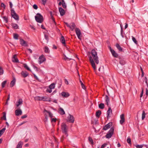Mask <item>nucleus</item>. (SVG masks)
<instances>
[{
    "mask_svg": "<svg viewBox=\"0 0 148 148\" xmlns=\"http://www.w3.org/2000/svg\"><path fill=\"white\" fill-rule=\"evenodd\" d=\"M52 89L49 88H48L47 89V91L49 93H51L52 92Z\"/></svg>",
    "mask_w": 148,
    "mask_h": 148,
    "instance_id": "nucleus-54",
    "label": "nucleus"
},
{
    "mask_svg": "<svg viewBox=\"0 0 148 148\" xmlns=\"http://www.w3.org/2000/svg\"><path fill=\"white\" fill-rule=\"evenodd\" d=\"M11 14L12 17L15 20L18 21L19 17L18 15L15 12V11L13 9L11 10Z\"/></svg>",
    "mask_w": 148,
    "mask_h": 148,
    "instance_id": "nucleus-4",
    "label": "nucleus"
},
{
    "mask_svg": "<svg viewBox=\"0 0 148 148\" xmlns=\"http://www.w3.org/2000/svg\"><path fill=\"white\" fill-rule=\"evenodd\" d=\"M58 112L61 115H64L65 114V112L64 109L61 107L59 108Z\"/></svg>",
    "mask_w": 148,
    "mask_h": 148,
    "instance_id": "nucleus-20",
    "label": "nucleus"
},
{
    "mask_svg": "<svg viewBox=\"0 0 148 148\" xmlns=\"http://www.w3.org/2000/svg\"><path fill=\"white\" fill-rule=\"evenodd\" d=\"M42 97H40L39 96L36 97H35V99L36 100L42 101Z\"/></svg>",
    "mask_w": 148,
    "mask_h": 148,
    "instance_id": "nucleus-38",
    "label": "nucleus"
},
{
    "mask_svg": "<svg viewBox=\"0 0 148 148\" xmlns=\"http://www.w3.org/2000/svg\"><path fill=\"white\" fill-rule=\"evenodd\" d=\"M20 44L21 45L24 46H27L28 45L27 42L23 40L20 39Z\"/></svg>",
    "mask_w": 148,
    "mask_h": 148,
    "instance_id": "nucleus-14",
    "label": "nucleus"
},
{
    "mask_svg": "<svg viewBox=\"0 0 148 148\" xmlns=\"http://www.w3.org/2000/svg\"><path fill=\"white\" fill-rule=\"evenodd\" d=\"M127 141L128 143L130 144H131V140L130 138H128L127 139Z\"/></svg>",
    "mask_w": 148,
    "mask_h": 148,
    "instance_id": "nucleus-55",
    "label": "nucleus"
},
{
    "mask_svg": "<svg viewBox=\"0 0 148 148\" xmlns=\"http://www.w3.org/2000/svg\"><path fill=\"white\" fill-rule=\"evenodd\" d=\"M75 31L77 37H80L82 35V33L80 29L77 28L75 29Z\"/></svg>",
    "mask_w": 148,
    "mask_h": 148,
    "instance_id": "nucleus-9",
    "label": "nucleus"
},
{
    "mask_svg": "<svg viewBox=\"0 0 148 148\" xmlns=\"http://www.w3.org/2000/svg\"><path fill=\"white\" fill-rule=\"evenodd\" d=\"M5 130V128L4 127L0 130V137L3 134Z\"/></svg>",
    "mask_w": 148,
    "mask_h": 148,
    "instance_id": "nucleus-34",
    "label": "nucleus"
},
{
    "mask_svg": "<svg viewBox=\"0 0 148 148\" xmlns=\"http://www.w3.org/2000/svg\"><path fill=\"white\" fill-rule=\"evenodd\" d=\"M99 107L101 109H103L104 107V105L103 103H101L99 105Z\"/></svg>",
    "mask_w": 148,
    "mask_h": 148,
    "instance_id": "nucleus-37",
    "label": "nucleus"
},
{
    "mask_svg": "<svg viewBox=\"0 0 148 148\" xmlns=\"http://www.w3.org/2000/svg\"><path fill=\"white\" fill-rule=\"evenodd\" d=\"M35 17L36 21L37 22L41 23L43 21V17L40 13H38L35 16Z\"/></svg>",
    "mask_w": 148,
    "mask_h": 148,
    "instance_id": "nucleus-3",
    "label": "nucleus"
},
{
    "mask_svg": "<svg viewBox=\"0 0 148 148\" xmlns=\"http://www.w3.org/2000/svg\"><path fill=\"white\" fill-rule=\"evenodd\" d=\"M1 6L4 9H5V4L4 3H1Z\"/></svg>",
    "mask_w": 148,
    "mask_h": 148,
    "instance_id": "nucleus-57",
    "label": "nucleus"
},
{
    "mask_svg": "<svg viewBox=\"0 0 148 148\" xmlns=\"http://www.w3.org/2000/svg\"><path fill=\"white\" fill-rule=\"evenodd\" d=\"M50 14L51 15V19H52L53 23L55 24V25H56V23L55 21V18H54L53 17V16L52 15V13L51 12L50 13Z\"/></svg>",
    "mask_w": 148,
    "mask_h": 148,
    "instance_id": "nucleus-35",
    "label": "nucleus"
},
{
    "mask_svg": "<svg viewBox=\"0 0 148 148\" xmlns=\"http://www.w3.org/2000/svg\"><path fill=\"white\" fill-rule=\"evenodd\" d=\"M11 25L12 26L13 28L14 29H18V25L14 23H12L11 24Z\"/></svg>",
    "mask_w": 148,
    "mask_h": 148,
    "instance_id": "nucleus-29",
    "label": "nucleus"
},
{
    "mask_svg": "<svg viewBox=\"0 0 148 148\" xmlns=\"http://www.w3.org/2000/svg\"><path fill=\"white\" fill-rule=\"evenodd\" d=\"M23 145V143L21 141L19 142L16 148H22V145Z\"/></svg>",
    "mask_w": 148,
    "mask_h": 148,
    "instance_id": "nucleus-27",
    "label": "nucleus"
},
{
    "mask_svg": "<svg viewBox=\"0 0 148 148\" xmlns=\"http://www.w3.org/2000/svg\"><path fill=\"white\" fill-rule=\"evenodd\" d=\"M18 35L16 34H13V37H18Z\"/></svg>",
    "mask_w": 148,
    "mask_h": 148,
    "instance_id": "nucleus-62",
    "label": "nucleus"
},
{
    "mask_svg": "<svg viewBox=\"0 0 148 148\" xmlns=\"http://www.w3.org/2000/svg\"><path fill=\"white\" fill-rule=\"evenodd\" d=\"M23 66L24 67L27 69V70L30 71V68L28 67V66H27V65L26 64H23Z\"/></svg>",
    "mask_w": 148,
    "mask_h": 148,
    "instance_id": "nucleus-41",
    "label": "nucleus"
},
{
    "mask_svg": "<svg viewBox=\"0 0 148 148\" xmlns=\"http://www.w3.org/2000/svg\"><path fill=\"white\" fill-rule=\"evenodd\" d=\"M145 117V112L144 111H143L142 114V119L143 120Z\"/></svg>",
    "mask_w": 148,
    "mask_h": 148,
    "instance_id": "nucleus-44",
    "label": "nucleus"
},
{
    "mask_svg": "<svg viewBox=\"0 0 148 148\" xmlns=\"http://www.w3.org/2000/svg\"><path fill=\"white\" fill-rule=\"evenodd\" d=\"M56 121V118H51V122H55Z\"/></svg>",
    "mask_w": 148,
    "mask_h": 148,
    "instance_id": "nucleus-53",
    "label": "nucleus"
},
{
    "mask_svg": "<svg viewBox=\"0 0 148 148\" xmlns=\"http://www.w3.org/2000/svg\"><path fill=\"white\" fill-rule=\"evenodd\" d=\"M88 140L89 142L90 143L91 145L93 144V141L92 139L90 137L88 138Z\"/></svg>",
    "mask_w": 148,
    "mask_h": 148,
    "instance_id": "nucleus-48",
    "label": "nucleus"
},
{
    "mask_svg": "<svg viewBox=\"0 0 148 148\" xmlns=\"http://www.w3.org/2000/svg\"><path fill=\"white\" fill-rule=\"evenodd\" d=\"M38 57V55H35L34 56V58L35 59H36Z\"/></svg>",
    "mask_w": 148,
    "mask_h": 148,
    "instance_id": "nucleus-63",
    "label": "nucleus"
},
{
    "mask_svg": "<svg viewBox=\"0 0 148 148\" xmlns=\"http://www.w3.org/2000/svg\"><path fill=\"white\" fill-rule=\"evenodd\" d=\"M46 60V59L45 56L42 54L40 56L39 58L38 62L39 64H40Z\"/></svg>",
    "mask_w": 148,
    "mask_h": 148,
    "instance_id": "nucleus-6",
    "label": "nucleus"
},
{
    "mask_svg": "<svg viewBox=\"0 0 148 148\" xmlns=\"http://www.w3.org/2000/svg\"><path fill=\"white\" fill-rule=\"evenodd\" d=\"M61 95L63 97H67L69 96L70 95L68 93L62 92L61 93Z\"/></svg>",
    "mask_w": 148,
    "mask_h": 148,
    "instance_id": "nucleus-21",
    "label": "nucleus"
},
{
    "mask_svg": "<svg viewBox=\"0 0 148 148\" xmlns=\"http://www.w3.org/2000/svg\"><path fill=\"white\" fill-rule=\"evenodd\" d=\"M4 70L3 68L0 66V75H2L4 73Z\"/></svg>",
    "mask_w": 148,
    "mask_h": 148,
    "instance_id": "nucleus-42",
    "label": "nucleus"
},
{
    "mask_svg": "<svg viewBox=\"0 0 148 148\" xmlns=\"http://www.w3.org/2000/svg\"><path fill=\"white\" fill-rule=\"evenodd\" d=\"M42 100L44 101H49V102L51 101V99L47 97H42Z\"/></svg>",
    "mask_w": 148,
    "mask_h": 148,
    "instance_id": "nucleus-19",
    "label": "nucleus"
},
{
    "mask_svg": "<svg viewBox=\"0 0 148 148\" xmlns=\"http://www.w3.org/2000/svg\"><path fill=\"white\" fill-rule=\"evenodd\" d=\"M21 74L24 78L26 77L29 75V73L26 71H22L21 73Z\"/></svg>",
    "mask_w": 148,
    "mask_h": 148,
    "instance_id": "nucleus-16",
    "label": "nucleus"
},
{
    "mask_svg": "<svg viewBox=\"0 0 148 148\" xmlns=\"http://www.w3.org/2000/svg\"><path fill=\"white\" fill-rule=\"evenodd\" d=\"M15 82L16 79L14 78L10 82V85L11 87H12L14 86L15 84Z\"/></svg>",
    "mask_w": 148,
    "mask_h": 148,
    "instance_id": "nucleus-28",
    "label": "nucleus"
},
{
    "mask_svg": "<svg viewBox=\"0 0 148 148\" xmlns=\"http://www.w3.org/2000/svg\"><path fill=\"white\" fill-rule=\"evenodd\" d=\"M89 58L90 61V63L91 64L92 67H93L95 71L96 70V68L95 66V62L92 58L91 56H90L89 57Z\"/></svg>",
    "mask_w": 148,
    "mask_h": 148,
    "instance_id": "nucleus-7",
    "label": "nucleus"
},
{
    "mask_svg": "<svg viewBox=\"0 0 148 148\" xmlns=\"http://www.w3.org/2000/svg\"><path fill=\"white\" fill-rule=\"evenodd\" d=\"M47 1V0H42V4L45 5Z\"/></svg>",
    "mask_w": 148,
    "mask_h": 148,
    "instance_id": "nucleus-52",
    "label": "nucleus"
},
{
    "mask_svg": "<svg viewBox=\"0 0 148 148\" xmlns=\"http://www.w3.org/2000/svg\"><path fill=\"white\" fill-rule=\"evenodd\" d=\"M146 95H148V89L147 88H146Z\"/></svg>",
    "mask_w": 148,
    "mask_h": 148,
    "instance_id": "nucleus-64",
    "label": "nucleus"
},
{
    "mask_svg": "<svg viewBox=\"0 0 148 148\" xmlns=\"http://www.w3.org/2000/svg\"><path fill=\"white\" fill-rule=\"evenodd\" d=\"M12 61L14 62H18L19 60L17 58H16V55L15 54L14 55L13 58L12 59Z\"/></svg>",
    "mask_w": 148,
    "mask_h": 148,
    "instance_id": "nucleus-17",
    "label": "nucleus"
},
{
    "mask_svg": "<svg viewBox=\"0 0 148 148\" xmlns=\"http://www.w3.org/2000/svg\"><path fill=\"white\" fill-rule=\"evenodd\" d=\"M23 103V101L22 99H19L16 102V105L17 107L22 105Z\"/></svg>",
    "mask_w": 148,
    "mask_h": 148,
    "instance_id": "nucleus-13",
    "label": "nucleus"
},
{
    "mask_svg": "<svg viewBox=\"0 0 148 148\" xmlns=\"http://www.w3.org/2000/svg\"><path fill=\"white\" fill-rule=\"evenodd\" d=\"M120 123L122 125L125 121L124 115V114H122L120 116Z\"/></svg>",
    "mask_w": 148,
    "mask_h": 148,
    "instance_id": "nucleus-10",
    "label": "nucleus"
},
{
    "mask_svg": "<svg viewBox=\"0 0 148 148\" xmlns=\"http://www.w3.org/2000/svg\"><path fill=\"white\" fill-rule=\"evenodd\" d=\"M143 145H135V146L136 147V148H142L143 147Z\"/></svg>",
    "mask_w": 148,
    "mask_h": 148,
    "instance_id": "nucleus-47",
    "label": "nucleus"
},
{
    "mask_svg": "<svg viewBox=\"0 0 148 148\" xmlns=\"http://www.w3.org/2000/svg\"><path fill=\"white\" fill-rule=\"evenodd\" d=\"M112 113V110L111 109V108L110 107L108 108V110L107 112V119H109V118L110 117V115Z\"/></svg>",
    "mask_w": 148,
    "mask_h": 148,
    "instance_id": "nucleus-12",
    "label": "nucleus"
},
{
    "mask_svg": "<svg viewBox=\"0 0 148 148\" xmlns=\"http://www.w3.org/2000/svg\"><path fill=\"white\" fill-rule=\"evenodd\" d=\"M114 131V128L111 127L106 135V137L108 139L111 138L113 134Z\"/></svg>",
    "mask_w": 148,
    "mask_h": 148,
    "instance_id": "nucleus-5",
    "label": "nucleus"
},
{
    "mask_svg": "<svg viewBox=\"0 0 148 148\" xmlns=\"http://www.w3.org/2000/svg\"><path fill=\"white\" fill-rule=\"evenodd\" d=\"M75 26L76 25L75 24L73 23H71L69 27L71 28L72 31H73L75 28Z\"/></svg>",
    "mask_w": 148,
    "mask_h": 148,
    "instance_id": "nucleus-23",
    "label": "nucleus"
},
{
    "mask_svg": "<svg viewBox=\"0 0 148 148\" xmlns=\"http://www.w3.org/2000/svg\"><path fill=\"white\" fill-rule=\"evenodd\" d=\"M44 52L45 53H49L50 51L47 46H45L44 48Z\"/></svg>",
    "mask_w": 148,
    "mask_h": 148,
    "instance_id": "nucleus-22",
    "label": "nucleus"
},
{
    "mask_svg": "<svg viewBox=\"0 0 148 148\" xmlns=\"http://www.w3.org/2000/svg\"><path fill=\"white\" fill-rule=\"evenodd\" d=\"M3 18L4 19V20L5 21V22L6 23H8V18L6 16H4L3 17Z\"/></svg>",
    "mask_w": 148,
    "mask_h": 148,
    "instance_id": "nucleus-49",
    "label": "nucleus"
},
{
    "mask_svg": "<svg viewBox=\"0 0 148 148\" xmlns=\"http://www.w3.org/2000/svg\"><path fill=\"white\" fill-rule=\"evenodd\" d=\"M46 112L48 113L49 116L51 118H52L53 117V114L50 112L49 111H47L45 109L44 111V112Z\"/></svg>",
    "mask_w": 148,
    "mask_h": 148,
    "instance_id": "nucleus-31",
    "label": "nucleus"
},
{
    "mask_svg": "<svg viewBox=\"0 0 148 148\" xmlns=\"http://www.w3.org/2000/svg\"><path fill=\"white\" fill-rule=\"evenodd\" d=\"M3 116L2 118L4 120H6V113L5 112H3Z\"/></svg>",
    "mask_w": 148,
    "mask_h": 148,
    "instance_id": "nucleus-46",
    "label": "nucleus"
},
{
    "mask_svg": "<svg viewBox=\"0 0 148 148\" xmlns=\"http://www.w3.org/2000/svg\"><path fill=\"white\" fill-rule=\"evenodd\" d=\"M111 53L113 56L115 58L118 57V54L114 50L111 51Z\"/></svg>",
    "mask_w": 148,
    "mask_h": 148,
    "instance_id": "nucleus-24",
    "label": "nucleus"
},
{
    "mask_svg": "<svg viewBox=\"0 0 148 148\" xmlns=\"http://www.w3.org/2000/svg\"><path fill=\"white\" fill-rule=\"evenodd\" d=\"M119 63L122 65H124L125 64V62L123 60L121 59L120 60Z\"/></svg>",
    "mask_w": 148,
    "mask_h": 148,
    "instance_id": "nucleus-36",
    "label": "nucleus"
},
{
    "mask_svg": "<svg viewBox=\"0 0 148 148\" xmlns=\"http://www.w3.org/2000/svg\"><path fill=\"white\" fill-rule=\"evenodd\" d=\"M101 114V112L100 110H99L96 112V116L97 117H99Z\"/></svg>",
    "mask_w": 148,
    "mask_h": 148,
    "instance_id": "nucleus-33",
    "label": "nucleus"
},
{
    "mask_svg": "<svg viewBox=\"0 0 148 148\" xmlns=\"http://www.w3.org/2000/svg\"><path fill=\"white\" fill-rule=\"evenodd\" d=\"M65 83L67 85H68L69 84V82L66 79H65Z\"/></svg>",
    "mask_w": 148,
    "mask_h": 148,
    "instance_id": "nucleus-61",
    "label": "nucleus"
},
{
    "mask_svg": "<svg viewBox=\"0 0 148 148\" xmlns=\"http://www.w3.org/2000/svg\"><path fill=\"white\" fill-rule=\"evenodd\" d=\"M116 46L117 48V49H118V50L120 51H122L123 50L122 48H121L119 45L118 44H116Z\"/></svg>",
    "mask_w": 148,
    "mask_h": 148,
    "instance_id": "nucleus-30",
    "label": "nucleus"
},
{
    "mask_svg": "<svg viewBox=\"0 0 148 148\" xmlns=\"http://www.w3.org/2000/svg\"><path fill=\"white\" fill-rule=\"evenodd\" d=\"M15 113L16 116H19L22 114V111L21 109H18L15 110Z\"/></svg>",
    "mask_w": 148,
    "mask_h": 148,
    "instance_id": "nucleus-18",
    "label": "nucleus"
},
{
    "mask_svg": "<svg viewBox=\"0 0 148 148\" xmlns=\"http://www.w3.org/2000/svg\"><path fill=\"white\" fill-rule=\"evenodd\" d=\"M61 129L62 132L64 134V135L61 138V141L63 142L64 139L68 136L67 133V126L65 124L62 125L61 126Z\"/></svg>",
    "mask_w": 148,
    "mask_h": 148,
    "instance_id": "nucleus-1",
    "label": "nucleus"
},
{
    "mask_svg": "<svg viewBox=\"0 0 148 148\" xmlns=\"http://www.w3.org/2000/svg\"><path fill=\"white\" fill-rule=\"evenodd\" d=\"M121 36H122V37H124V36L123 35V28H122L121 25Z\"/></svg>",
    "mask_w": 148,
    "mask_h": 148,
    "instance_id": "nucleus-59",
    "label": "nucleus"
},
{
    "mask_svg": "<svg viewBox=\"0 0 148 148\" xmlns=\"http://www.w3.org/2000/svg\"><path fill=\"white\" fill-rule=\"evenodd\" d=\"M56 84L54 83H53L51 84L49 86V88L51 89H53L55 87V85Z\"/></svg>",
    "mask_w": 148,
    "mask_h": 148,
    "instance_id": "nucleus-32",
    "label": "nucleus"
},
{
    "mask_svg": "<svg viewBox=\"0 0 148 148\" xmlns=\"http://www.w3.org/2000/svg\"><path fill=\"white\" fill-rule=\"evenodd\" d=\"M105 100L106 103V104L108 106L109 105V103L110 102L109 97L107 95H106L105 97Z\"/></svg>",
    "mask_w": 148,
    "mask_h": 148,
    "instance_id": "nucleus-25",
    "label": "nucleus"
},
{
    "mask_svg": "<svg viewBox=\"0 0 148 148\" xmlns=\"http://www.w3.org/2000/svg\"><path fill=\"white\" fill-rule=\"evenodd\" d=\"M33 8L35 10H37L38 9V7L37 5L36 4H34L33 5Z\"/></svg>",
    "mask_w": 148,
    "mask_h": 148,
    "instance_id": "nucleus-56",
    "label": "nucleus"
},
{
    "mask_svg": "<svg viewBox=\"0 0 148 148\" xmlns=\"http://www.w3.org/2000/svg\"><path fill=\"white\" fill-rule=\"evenodd\" d=\"M80 83L82 88L84 89H86V87L82 82L81 80H80Z\"/></svg>",
    "mask_w": 148,
    "mask_h": 148,
    "instance_id": "nucleus-43",
    "label": "nucleus"
},
{
    "mask_svg": "<svg viewBox=\"0 0 148 148\" xmlns=\"http://www.w3.org/2000/svg\"><path fill=\"white\" fill-rule=\"evenodd\" d=\"M132 40L133 41L136 45L137 44V41L135 38H132Z\"/></svg>",
    "mask_w": 148,
    "mask_h": 148,
    "instance_id": "nucleus-50",
    "label": "nucleus"
},
{
    "mask_svg": "<svg viewBox=\"0 0 148 148\" xmlns=\"http://www.w3.org/2000/svg\"><path fill=\"white\" fill-rule=\"evenodd\" d=\"M7 82V81L5 80L3 82L1 83V86L2 88L4 87L5 84Z\"/></svg>",
    "mask_w": 148,
    "mask_h": 148,
    "instance_id": "nucleus-45",
    "label": "nucleus"
},
{
    "mask_svg": "<svg viewBox=\"0 0 148 148\" xmlns=\"http://www.w3.org/2000/svg\"><path fill=\"white\" fill-rule=\"evenodd\" d=\"M62 6L64 8H66V5L65 3L64 0H62Z\"/></svg>",
    "mask_w": 148,
    "mask_h": 148,
    "instance_id": "nucleus-39",
    "label": "nucleus"
},
{
    "mask_svg": "<svg viewBox=\"0 0 148 148\" xmlns=\"http://www.w3.org/2000/svg\"><path fill=\"white\" fill-rule=\"evenodd\" d=\"M107 145V143L103 144L101 146L100 148H103L104 147H105Z\"/></svg>",
    "mask_w": 148,
    "mask_h": 148,
    "instance_id": "nucleus-58",
    "label": "nucleus"
},
{
    "mask_svg": "<svg viewBox=\"0 0 148 148\" xmlns=\"http://www.w3.org/2000/svg\"><path fill=\"white\" fill-rule=\"evenodd\" d=\"M10 98V95L9 94L8 95V98H7V101H6V104H7V105L8 104V101L9 100Z\"/></svg>",
    "mask_w": 148,
    "mask_h": 148,
    "instance_id": "nucleus-51",
    "label": "nucleus"
},
{
    "mask_svg": "<svg viewBox=\"0 0 148 148\" xmlns=\"http://www.w3.org/2000/svg\"><path fill=\"white\" fill-rule=\"evenodd\" d=\"M61 42L63 44L64 46H66L65 41L64 38H61L60 39Z\"/></svg>",
    "mask_w": 148,
    "mask_h": 148,
    "instance_id": "nucleus-26",
    "label": "nucleus"
},
{
    "mask_svg": "<svg viewBox=\"0 0 148 148\" xmlns=\"http://www.w3.org/2000/svg\"><path fill=\"white\" fill-rule=\"evenodd\" d=\"M67 121L70 123H74V117L73 115L70 114H69V116L67 117Z\"/></svg>",
    "mask_w": 148,
    "mask_h": 148,
    "instance_id": "nucleus-8",
    "label": "nucleus"
},
{
    "mask_svg": "<svg viewBox=\"0 0 148 148\" xmlns=\"http://www.w3.org/2000/svg\"><path fill=\"white\" fill-rule=\"evenodd\" d=\"M27 115H24L23 116H22L21 117V118L22 119H24V118H26L27 117Z\"/></svg>",
    "mask_w": 148,
    "mask_h": 148,
    "instance_id": "nucleus-60",
    "label": "nucleus"
},
{
    "mask_svg": "<svg viewBox=\"0 0 148 148\" xmlns=\"http://www.w3.org/2000/svg\"><path fill=\"white\" fill-rule=\"evenodd\" d=\"M112 125V123L110 122L105 125L103 128V130H106L110 128Z\"/></svg>",
    "mask_w": 148,
    "mask_h": 148,
    "instance_id": "nucleus-11",
    "label": "nucleus"
},
{
    "mask_svg": "<svg viewBox=\"0 0 148 148\" xmlns=\"http://www.w3.org/2000/svg\"><path fill=\"white\" fill-rule=\"evenodd\" d=\"M62 81L61 80H59L58 81V88H60L62 85Z\"/></svg>",
    "mask_w": 148,
    "mask_h": 148,
    "instance_id": "nucleus-40",
    "label": "nucleus"
},
{
    "mask_svg": "<svg viewBox=\"0 0 148 148\" xmlns=\"http://www.w3.org/2000/svg\"><path fill=\"white\" fill-rule=\"evenodd\" d=\"M91 54L95 63L98 64L99 63L98 58L97 56V52L95 49H92L91 51Z\"/></svg>",
    "mask_w": 148,
    "mask_h": 148,
    "instance_id": "nucleus-2",
    "label": "nucleus"
},
{
    "mask_svg": "<svg viewBox=\"0 0 148 148\" xmlns=\"http://www.w3.org/2000/svg\"><path fill=\"white\" fill-rule=\"evenodd\" d=\"M59 10L61 16H63L65 14V11L62 7L59 8Z\"/></svg>",
    "mask_w": 148,
    "mask_h": 148,
    "instance_id": "nucleus-15",
    "label": "nucleus"
}]
</instances>
